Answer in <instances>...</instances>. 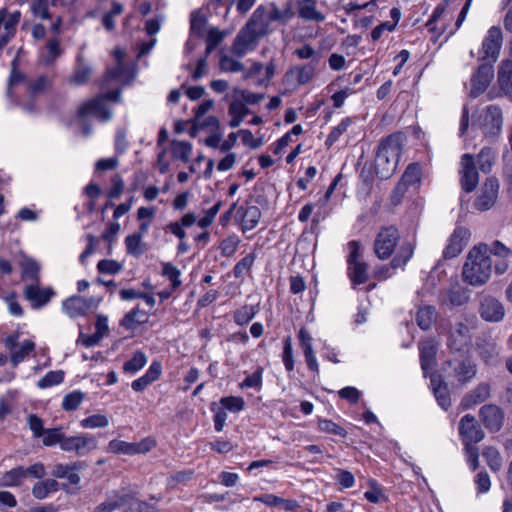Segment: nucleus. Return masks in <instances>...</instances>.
<instances>
[{
    "label": "nucleus",
    "instance_id": "f257e3e1",
    "mask_svg": "<svg viewBox=\"0 0 512 512\" xmlns=\"http://www.w3.org/2000/svg\"><path fill=\"white\" fill-rule=\"evenodd\" d=\"M115 65L107 68L106 74L100 81L102 94L84 103L78 110L79 118L94 116L102 121L111 118V111L106 105L107 100L118 102L123 87L128 84V69L125 64V51L115 49L113 51Z\"/></svg>",
    "mask_w": 512,
    "mask_h": 512
},
{
    "label": "nucleus",
    "instance_id": "f03ea898",
    "mask_svg": "<svg viewBox=\"0 0 512 512\" xmlns=\"http://www.w3.org/2000/svg\"><path fill=\"white\" fill-rule=\"evenodd\" d=\"M493 261L487 255L485 243L474 246L468 253L462 268V278L467 284L479 287L488 282L492 274Z\"/></svg>",
    "mask_w": 512,
    "mask_h": 512
},
{
    "label": "nucleus",
    "instance_id": "7ed1b4c3",
    "mask_svg": "<svg viewBox=\"0 0 512 512\" xmlns=\"http://www.w3.org/2000/svg\"><path fill=\"white\" fill-rule=\"evenodd\" d=\"M266 8L261 5L251 15L245 27L240 30L232 44V53L243 57L251 45L266 36L269 32V22L265 21Z\"/></svg>",
    "mask_w": 512,
    "mask_h": 512
},
{
    "label": "nucleus",
    "instance_id": "20e7f679",
    "mask_svg": "<svg viewBox=\"0 0 512 512\" xmlns=\"http://www.w3.org/2000/svg\"><path fill=\"white\" fill-rule=\"evenodd\" d=\"M402 152V136L393 133L383 138L376 150L374 170L378 178L389 179L396 171Z\"/></svg>",
    "mask_w": 512,
    "mask_h": 512
},
{
    "label": "nucleus",
    "instance_id": "39448f33",
    "mask_svg": "<svg viewBox=\"0 0 512 512\" xmlns=\"http://www.w3.org/2000/svg\"><path fill=\"white\" fill-rule=\"evenodd\" d=\"M443 371L448 378L455 381V386L461 388L470 383L477 375V365L467 354H453L443 362Z\"/></svg>",
    "mask_w": 512,
    "mask_h": 512
},
{
    "label": "nucleus",
    "instance_id": "423d86ee",
    "mask_svg": "<svg viewBox=\"0 0 512 512\" xmlns=\"http://www.w3.org/2000/svg\"><path fill=\"white\" fill-rule=\"evenodd\" d=\"M503 125L502 110L497 105H489L486 107L484 115L481 117V130L485 138L496 141L499 137Z\"/></svg>",
    "mask_w": 512,
    "mask_h": 512
},
{
    "label": "nucleus",
    "instance_id": "0eeeda50",
    "mask_svg": "<svg viewBox=\"0 0 512 512\" xmlns=\"http://www.w3.org/2000/svg\"><path fill=\"white\" fill-rule=\"evenodd\" d=\"M399 238L400 235L396 226L383 227L375 240L374 250L376 255L383 260L389 258L393 253Z\"/></svg>",
    "mask_w": 512,
    "mask_h": 512
},
{
    "label": "nucleus",
    "instance_id": "6e6552de",
    "mask_svg": "<svg viewBox=\"0 0 512 512\" xmlns=\"http://www.w3.org/2000/svg\"><path fill=\"white\" fill-rule=\"evenodd\" d=\"M499 188L500 183L495 176L486 178L480 187L479 194L474 202V207L478 211L491 209L498 199Z\"/></svg>",
    "mask_w": 512,
    "mask_h": 512
},
{
    "label": "nucleus",
    "instance_id": "1a4fd4ad",
    "mask_svg": "<svg viewBox=\"0 0 512 512\" xmlns=\"http://www.w3.org/2000/svg\"><path fill=\"white\" fill-rule=\"evenodd\" d=\"M461 169L459 171L460 177V185L461 188L467 192L471 193L475 190L479 183V173L476 168L475 158L472 154H463L460 161Z\"/></svg>",
    "mask_w": 512,
    "mask_h": 512
},
{
    "label": "nucleus",
    "instance_id": "9d476101",
    "mask_svg": "<svg viewBox=\"0 0 512 512\" xmlns=\"http://www.w3.org/2000/svg\"><path fill=\"white\" fill-rule=\"evenodd\" d=\"M494 78V67L492 62L481 64L471 76L470 97L477 98L490 86Z\"/></svg>",
    "mask_w": 512,
    "mask_h": 512
},
{
    "label": "nucleus",
    "instance_id": "9b49d317",
    "mask_svg": "<svg viewBox=\"0 0 512 512\" xmlns=\"http://www.w3.org/2000/svg\"><path fill=\"white\" fill-rule=\"evenodd\" d=\"M99 302V298H84L81 296L74 295L67 298L63 302L62 307L68 316H70L71 318H76L87 315L90 311L97 308Z\"/></svg>",
    "mask_w": 512,
    "mask_h": 512
},
{
    "label": "nucleus",
    "instance_id": "f8f14e48",
    "mask_svg": "<svg viewBox=\"0 0 512 512\" xmlns=\"http://www.w3.org/2000/svg\"><path fill=\"white\" fill-rule=\"evenodd\" d=\"M459 434L463 439L464 446L474 445L482 441L485 433L476 418L471 414L464 415L459 423Z\"/></svg>",
    "mask_w": 512,
    "mask_h": 512
},
{
    "label": "nucleus",
    "instance_id": "ddd939ff",
    "mask_svg": "<svg viewBox=\"0 0 512 512\" xmlns=\"http://www.w3.org/2000/svg\"><path fill=\"white\" fill-rule=\"evenodd\" d=\"M96 447V438L85 434L65 437L64 442H62L63 451L74 452L77 456H84L90 451L96 449Z\"/></svg>",
    "mask_w": 512,
    "mask_h": 512
},
{
    "label": "nucleus",
    "instance_id": "4468645a",
    "mask_svg": "<svg viewBox=\"0 0 512 512\" xmlns=\"http://www.w3.org/2000/svg\"><path fill=\"white\" fill-rule=\"evenodd\" d=\"M503 42V34L498 26H492L488 30V35L482 43V52L484 56L481 60L490 59V62L495 63L500 54V49Z\"/></svg>",
    "mask_w": 512,
    "mask_h": 512
},
{
    "label": "nucleus",
    "instance_id": "2eb2a0df",
    "mask_svg": "<svg viewBox=\"0 0 512 512\" xmlns=\"http://www.w3.org/2000/svg\"><path fill=\"white\" fill-rule=\"evenodd\" d=\"M479 417L489 432L496 433L503 427L505 414L499 406L487 404L480 408Z\"/></svg>",
    "mask_w": 512,
    "mask_h": 512
},
{
    "label": "nucleus",
    "instance_id": "dca6fc26",
    "mask_svg": "<svg viewBox=\"0 0 512 512\" xmlns=\"http://www.w3.org/2000/svg\"><path fill=\"white\" fill-rule=\"evenodd\" d=\"M469 291L461 287L457 282L446 289L440 290L438 302L440 305L457 307L465 305L469 301Z\"/></svg>",
    "mask_w": 512,
    "mask_h": 512
},
{
    "label": "nucleus",
    "instance_id": "f3484780",
    "mask_svg": "<svg viewBox=\"0 0 512 512\" xmlns=\"http://www.w3.org/2000/svg\"><path fill=\"white\" fill-rule=\"evenodd\" d=\"M471 233L464 227L459 226L449 238V243L443 251L445 259H451L458 256L469 243Z\"/></svg>",
    "mask_w": 512,
    "mask_h": 512
},
{
    "label": "nucleus",
    "instance_id": "a211bd4d",
    "mask_svg": "<svg viewBox=\"0 0 512 512\" xmlns=\"http://www.w3.org/2000/svg\"><path fill=\"white\" fill-rule=\"evenodd\" d=\"M487 255L491 258V256H495L498 258L494 263L495 272L497 274H504L510 264V260L512 259V251L508 247H506L502 242L495 240L489 246L486 244Z\"/></svg>",
    "mask_w": 512,
    "mask_h": 512
},
{
    "label": "nucleus",
    "instance_id": "6ab92c4d",
    "mask_svg": "<svg viewBox=\"0 0 512 512\" xmlns=\"http://www.w3.org/2000/svg\"><path fill=\"white\" fill-rule=\"evenodd\" d=\"M479 314L487 322H500L505 316V309L496 298L485 296L480 302Z\"/></svg>",
    "mask_w": 512,
    "mask_h": 512
},
{
    "label": "nucleus",
    "instance_id": "aec40b11",
    "mask_svg": "<svg viewBox=\"0 0 512 512\" xmlns=\"http://www.w3.org/2000/svg\"><path fill=\"white\" fill-rule=\"evenodd\" d=\"M469 338L468 326L462 322H457L449 331L447 346L452 354L460 353L468 345Z\"/></svg>",
    "mask_w": 512,
    "mask_h": 512
},
{
    "label": "nucleus",
    "instance_id": "412c9836",
    "mask_svg": "<svg viewBox=\"0 0 512 512\" xmlns=\"http://www.w3.org/2000/svg\"><path fill=\"white\" fill-rule=\"evenodd\" d=\"M433 394L437 400L438 405L447 411L451 407V396L448 383L444 380L443 376L438 372H433L429 375Z\"/></svg>",
    "mask_w": 512,
    "mask_h": 512
},
{
    "label": "nucleus",
    "instance_id": "4be33fe9",
    "mask_svg": "<svg viewBox=\"0 0 512 512\" xmlns=\"http://www.w3.org/2000/svg\"><path fill=\"white\" fill-rule=\"evenodd\" d=\"M54 295L52 288L41 289L38 283L27 285L24 289L25 298L31 302L33 308L38 309L46 305Z\"/></svg>",
    "mask_w": 512,
    "mask_h": 512
},
{
    "label": "nucleus",
    "instance_id": "5701e85b",
    "mask_svg": "<svg viewBox=\"0 0 512 512\" xmlns=\"http://www.w3.org/2000/svg\"><path fill=\"white\" fill-rule=\"evenodd\" d=\"M491 387L488 383H480L473 390L467 393L461 400V408L467 410L475 405L481 404L490 397Z\"/></svg>",
    "mask_w": 512,
    "mask_h": 512
},
{
    "label": "nucleus",
    "instance_id": "b1692460",
    "mask_svg": "<svg viewBox=\"0 0 512 512\" xmlns=\"http://www.w3.org/2000/svg\"><path fill=\"white\" fill-rule=\"evenodd\" d=\"M497 83L504 96L512 100V61L503 60L497 73Z\"/></svg>",
    "mask_w": 512,
    "mask_h": 512
},
{
    "label": "nucleus",
    "instance_id": "393cba45",
    "mask_svg": "<svg viewBox=\"0 0 512 512\" xmlns=\"http://www.w3.org/2000/svg\"><path fill=\"white\" fill-rule=\"evenodd\" d=\"M419 350L421 368L424 377H427L436 364L437 347L433 341L428 340L420 344Z\"/></svg>",
    "mask_w": 512,
    "mask_h": 512
},
{
    "label": "nucleus",
    "instance_id": "a878e982",
    "mask_svg": "<svg viewBox=\"0 0 512 512\" xmlns=\"http://www.w3.org/2000/svg\"><path fill=\"white\" fill-rule=\"evenodd\" d=\"M161 374L162 364L159 361H153L145 375L134 380L131 387L135 392H142L149 385L158 380Z\"/></svg>",
    "mask_w": 512,
    "mask_h": 512
},
{
    "label": "nucleus",
    "instance_id": "bb28decb",
    "mask_svg": "<svg viewBox=\"0 0 512 512\" xmlns=\"http://www.w3.org/2000/svg\"><path fill=\"white\" fill-rule=\"evenodd\" d=\"M83 466V462H75L73 465L57 464L54 466L52 475L57 478H65L70 484L76 485L80 482V476L75 473V470L81 469Z\"/></svg>",
    "mask_w": 512,
    "mask_h": 512
},
{
    "label": "nucleus",
    "instance_id": "cd10ccee",
    "mask_svg": "<svg viewBox=\"0 0 512 512\" xmlns=\"http://www.w3.org/2000/svg\"><path fill=\"white\" fill-rule=\"evenodd\" d=\"M298 5V15L307 21L322 22L325 20L324 14L317 11L315 0H300Z\"/></svg>",
    "mask_w": 512,
    "mask_h": 512
},
{
    "label": "nucleus",
    "instance_id": "c85d7f7f",
    "mask_svg": "<svg viewBox=\"0 0 512 512\" xmlns=\"http://www.w3.org/2000/svg\"><path fill=\"white\" fill-rule=\"evenodd\" d=\"M437 319V311L434 306L425 305L420 307L416 313V323L422 330H428Z\"/></svg>",
    "mask_w": 512,
    "mask_h": 512
},
{
    "label": "nucleus",
    "instance_id": "c756f323",
    "mask_svg": "<svg viewBox=\"0 0 512 512\" xmlns=\"http://www.w3.org/2000/svg\"><path fill=\"white\" fill-rule=\"evenodd\" d=\"M24 479V467L18 466L0 476V487H18Z\"/></svg>",
    "mask_w": 512,
    "mask_h": 512
},
{
    "label": "nucleus",
    "instance_id": "7c9ffc66",
    "mask_svg": "<svg viewBox=\"0 0 512 512\" xmlns=\"http://www.w3.org/2000/svg\"><path fill=\"white\" fill-rule=\"evenodd\" d=\"M170 151L174 160L187 163L192 153V145L187 141L172 140L170 142Z\"/></svg>",
    "mask_w": 512,
    "mask_h": 512
},
{
    "label": "nucleus",
    "instance_id": "2f4dec72",
    "mask_svg": "<svg viewBox=\"0 0 512 512\" xmlns=\"http://www.w3.org/2000/svg\"><path fill=\"white\" fill-rule=\"evenodd\" d=\"M348 276L354 286L364 284L368 280V266L365 262L348 265Z\"/></svg>",
    "mask_w": 512,
    "mask_h": 512
},
{
    "label": "nucleus",
    "instance_id": "473e14b6",
    "mask_svg": "<svg viewBox=\"0 0 512 512\" xmlns=\"http://www.w3.org/2000/svg\"><path fill=\"white\" fill-rule=\"evenodd\" d=\"M207 25V17L200 9L195 10L190 15V34L198 38L205 36V29Z\"/></svg>",
    "mask_w": 512,
    "mask_h": 512
},
{
    "label": "nucleus",
    "instance_id": "72a5a7b5",
    "mask_svg": "<svg viewBox=\"0 0 512 512\" xmlns=\"http://www.w3.org/2000/svg\"><path fill=\"white\" fill-rule=\"evenodd\" d=\"M482 456L485 459L487 466L493 472H499L501 470L503 458L497 448L493 446H485L482 450Z\"/></svg>",
    "mask_w": 512,
    "mask_h": 512
},
{
    "label": "nucleus",
    "instance_id": "f704fd0d",
    "mask_svg": "<svg viewBox=\"0 0 512 512\" xmlns=\"http://www.w3.org/2000/svg\"><path fill=\"white\" fill-rule=\"evenodd\" d=\"M59 483L54 479L36 482L32 488V495L39 500L46 498L50 493L58 490Z\"/></svg>",
    "mask_w": 512,
    "mask_h": 512
},
{
    "label": "nucleus",
    "instance_id": "c9c22d12",
    "mask_svg": "<svg viewBox=\"0 0 512 512\" xmlns=\"http://www.w3.org/2000/svg\"><path fill=\"white\" fill-rule=\"evenodd\" d=\"M22 279L31 280L34 283H39V264L31 259L25 258L21 261Z\"/></svg>",
    "mask_w": 512,
    "mask_h": 512
},
{
    "label": "nucleus",
    "instance_id": "e433bc0d",
    "mask_svg": "<svg viewBox=\"0 0 512 512\" xmlns=\"http://www.w3.org/2000/svg\"><path fill=\"white\" fill-rule=\"evenodd\" d=\"M495 152L490 147H484L477 155V163L479 165V169L484 173L488 174L491 172V169L495 163Z\"/></svg>",
    "mask_w": 512,
    "mask_h": 512
},
{
    "label": "nucleus",
    "instance_id": "4c0bfd02",
    "mask_svg": "<svg viewBox=\"0 0 512 512\" xmlns=\"http://www.w3.org/2000/svg\"><path fill=\"white\" fill-rule=\"evenodd\" d=\"M65 433L63 432L62 427H55L50 429H45L42 438V443L44 446L51 447L56 444L60 445L62 449V442L65 440Z\"/></svg>",
    "mask_w": 512,
    "mask_h": 512
},
{
    "label": "nucleus",
    "instance_id": "58836bf2",
    "mask_svg": "<svg viewBox=\"0 0 512 512\" xmlns=\"http://www.w3.org/2000/svg\"><path fill=\"white\" fill-rule=\"evenodd\" d=\"M413 250V246L410 242H404L400 246L394 258L392 259L390 263L391 267L396 269L405 265L408 262V260L412 257Z\"/></svg>",
    "mask_w": 512,
    "mask_h": 512
},
{
    "label": "nucleus",
    "instance_id": "ea45409f",
    "mask_svg": "<svg viewBox=\"0 0 512 512\" xmlns=\"http://www.w3.org/2000/svg\"><path fill=\"white\" fill-rule=\"evenodd\" d=\"M420 180L421 168L419 164L412 163L408 165L399 182L403 183L408 188L409 186L418 184Z\"/></svg>",
    "mask_w": 512,
    "mask_h": 512
},
{
    "label": "nucleus",
    "instance_id": "a19ab883",
    "mask_svg": "<svg viewBox=\"0 0 512 512\" xmlns=\"http://www.w3.org/2000/svg\"><path fill=\"white\" fill-rule=\"evenodd\" d=\"M35 349V343L32 340H25L20 346H17L11 354V362L15 367L21 363L27 355Z\"/></svg>",
    "mask_w": 512,
    "mask_h": 512
},
{
    "label": "nucleus",
    "instance_id": "79ce46f5",
    "mask_svg": "<svg viewBox=\"0 0 512 512\" xmlns=\"http://www.w3.org/2000/svg\"><path fill=\"white\" fill-rule=\"evenodd\" d=\"M63 380L64 372L62 370L50 371L37 382V386L40 389H46L62 383Z\"/></svg>",
    "mask_w": 512,
    "mask_h": 512
},
{
    "label": "nucleus",
    "instance_id": "37998d69",
    "mask_svg": "<svg viewBox=\"0 0 512 512\" xmlns=\"http://www.w3.org/2000/svg\"><path fill=\"white\" fill-rule=\"evenodd\" d=\"M180 270L171 263L162 264V275L167 277L171 282L172 290H176L181 285Z\"/></svg>",
    "mask_w": 512,
    "mask_h": 512
},
{
    "label": "nucleus",
    "instance_id": "c03bdc74",
    "mask_svg": "<svg viewBox=\"0 0 512 512\" xmlns=\"http://www.w3.org/2000/svg\"><path fill=\"white\" fill-rule=\"evenodd\" d=\"M84 397L85 395L81 391H73L71 393H68L63 398L62 408L65 411H74L82 403Z\"/></svg>",
    "mask_w": 512,
    "mask_h": 512
},
{
    "label": "nucleus",
    "instance_id": "a18cd8bd",
    "mask_svg": "<svg viewBox=\"0 0 512 512\" xmlns=\"http://www.w3.org/2000/svg\"><path fill=\"white\" fill-rule=\"evenodd\" d=\"M295 70L297 71V81L300 85H304L308 83L312 77L314 76L315 67L311 63H307L301 67H295ZM294 69H291L286 73V76H288L290 73H293Z\"/></svg>",
    "mask_w": 512,
    "mask_h": 512
},
{
    "label": "nucleus",
    "instance_id": "49530a36",
    "mask_svg": "<svg viewBox=\"0 0 512 512\" xmlns=\"http://www.w3.org/2000/svg\"><path fill=\"white\" fill-rule=\"evenodd\" d=\"M254 306L244 305L234 313V321L238 325H245L250 322L255 316Z\"/></svg>",
    "mask_w": 512,
    "mask_h": 512
},
{
    "label": "nucleus",
    "instance_id": "de8ad7c7",
    "mask_svg": "<svg viewBox=\"0 0 512 512\" xmlns=\"http://www.w3.org/2000/svg\"><path fill=\"white\" fill-rule=\"evenodd\" d=\"M108 424V418L102 414H94L80 421L83 428H103Z\"/></svg>",
    "mask_w": 512,
    "mask_h": 512
},
{
    "label": "nucleus",
    "instance_id": "09e8293b",
    "mask_svg": "<svg viewBox=\"0 0 512 512\" xmlns=\"http://www.w3.org/2000/svg\"><path fill=\"white\" fill-rule=\"evenodd\" d=\"M156 446L152 437H146L139 442L130 443V454H145Z\"/></svg>",
    "mask_w": 512,
    "mask_h": 512
},
{
    "label": "nucleus",
    "instance_id": "8fccbe9b",
    "mask_svg": "<svg viewBox=\"0 0 512 512\" xmlns=\"http://www.w3.org/2000/svg\"><path fill=\"white\" fill-rule=\"evenodd\" d=\"M27 424L34 438H40L43 435L45 431L44 422L38 415L29 414Z\"/></svg>",
    "mask_w": 512,
    "mask_h": 512
},
{
    "label": "nucleus",
    "instance_id": "3c124183",
    "mask_svg": "<svg viewBox=\"0 0 512 512\" xmlns=\"http://www.w3.org/2000/svg\"><path fill=\"white\" fill-rule=\"evenodd\" d=\"M283 362L287 371L291 372L294 369V360H293V349L291 337L288 336L284 339L283 346Z\"/></svg>",
    "mask_w": 512,
    "mask_h": 512
},
{
    "label": "nucleus",
    "instance_id": "603ef678",
    "mask_svg": "<svg viewBox=\"0 0 512 512\" xmlns=\"http://www.w3.org/2000/svg\"><path fill=\"white\" fill-rule=\"evenodd\" d=\"M147 244L141 241V233L130 235V254L140 256L147 251Z\"/></svg>",
    "mask_w": 512,
    "mask_h": 512
},
{
    "label": "nucleus",
    "instance_id": "864d4df0",
    "mask_svg": "<svg viewBox=\"0 0 512 512\" xmlns=\"http://www.w3.org/2000/svg\"><path fill=\"white\" fill-rule=\"evenodd\" d=\"M219 67L222 71L238 72L244 70V65L227 55H223L219 61Z\"/></svg>",
    "mask_w": 512,
    "mask_h": 512
},
{
    "label": "nucleus",
    "instance_id": "5fc2aeb1",
    "mask_svg": "<svg viewBox=\"0 0 512 512\" xmlns=\"http://www.w3.org/2000/svg\"><path fill=\"white\" fill-rule=\"evenodd\" d=\"M254 262V256L252 254L246 255L242 258L233 268V274L236 278L243 276L245 272L250 270Z\"/></svg>",
    "mask_w": 512,
    "mask_h": 512
},
{
    "label": "nucleus",
    "instance_id": "6e6d98bb",
    "mask_svg": "<svg viewBox=\"0 0 512 512\" xmlns=\"http://www.w3.org/2000/svg\"><path fill=\"white\" fill-rule=\"evenodd\" d=\"M220 402L224 410L239 412L244 408V400L241 397H223Z\"/></svg>",
    "mask_w": 512,
    "mask_h": 512
},
{
    "label": "nucleus",
    "instance_id": "4d7b16f0",
    "mask_svg": "<svg viewBox=\"0 0 512 512\" xmlns=\"http://www.w3.org/2000/svg\"><path fill=\"white\" fill-rule=\"evenodd\" d=\"M319 428L322 431H325L327 433H331L334 435H338L341 437H346L347 432L344 428L339 426L338 424L334 423L331 420H320L319 421Z\"/></svg>",
    "mask_w": 512,
    "mask_h": 512
},
{
    "label": "nucleus",
    "instance_id": "13d9d810",
    "mask_svg": "<svg viewBox=\"0 0 512 512\" xmlns=\"http://www.w3.org/2000/svg\"><path fill=\"white\" fill-rule=\"evenodd\" d=\"M130 512H159V510L153 504L130 497Z\"/></svg>",
    "mask_w": 512,
    "mask_h": 512
},
{
    "label": "nucleus",
    "instance_id": "bf43d9fd",
    "mask_svg": "<svg viewBox=\"0 0 512 512\" xmlns=\"http://www.w3.org/2000/svg\"><path fill=\"white\" fill-rule=\"evenodd\" d=\"M149 310L140 308L139 305L133 306L130 310V325L132 323L143 324L148 321Z\"/></svg>",
    "mask_w": 512,
    "mask_h": 512
},
{
    "label": "nucleus",
    "instance_id": "052dcab7",
    "mask_svg": "<svg viewBox=\"0 0 512 512\" xmlns=\"http://www.w3.org/2000/svg\"><path fill=\"white\" fill-rule=\"evenodd\" d=\"M240 243V239L238 237H228L224 239L221 243V254L225 257L232 256Z\"/></svg>",
    "mask_w": 512,
    "mask_h": 512
},
{
    "label": "nucleus",
    "instance_id": "680f3d73",
    "mask_svg": "<svg viewBox=\"0 0 512 512\" xmlns=\"http://www.w3.org/2000/svg\"><path fill=\"white\" fill-rule=\"evenodd\" d=\"M97 269L103 274H115L121 270V265L117 261L103 259L98 262Z\"/></svg>",
    "mask_w": 512,
    "mask_h": 512
},
{
    "label": "nucleus",
    "instance_id": "e2e57ef3",
    "mask_svg": "<svg viewBox=\"0 0 512 512\" xmlns=\"http://www.w3.org/2000/svg\"><path fill=\"white\" fill-rule=\"evenodd\" d=\"M261 212L257 206H249L244 210L241 224H257L260 220Z\"/></svg>",
    "mask_w": 512,
    "mask_h": 512
},
{
    "label": "nucleus",
    "instance_id": "0e129e2a",
    "mask_svg": "<svg viewBox=\"0 0 512 512\" xmlns=\"http://www.w3.org/2000/svg\"><path fill=\"white\" fill-rule=\"evenodd\" d=\"M227 35L228 33L226 31H221L217 27H212L207 33L206 44L217 47Z\"/></svg>",
    "mask_w": 512,
    "mask_h": 512
},
{
    "label": "nucleus",
    "instance_id": "69168bd1",
    "mask_svg": "<svg viewBox=\"0 0 512 512\" xmlns=\"http://www.w3.org/2000/svg\"><path fill=\"white\" fill-rule=\"evenodd\" d=\"M465 452L467 455V461L472 471H476L479 468V449L475 445H466Z\"/></svg>",
    "mask_w": 512,
    "mask_h": 512
},
{
    "label": "nucleus",
    "instance_id": "338daca9",
    "mask_svg": "<svg viewBox=\"0 0 512 512\" xmlns=\"http://www.w3.org/2000/svg\"><path fill=\"white\" fill-rule=\"evenodd\" d=\"M262 373L263 368L258 367L251 375H248L243 383L242 387L259 388L262 384Z\"/></svg>",
    "mask_w": 512,
    "mask_h": 512
},
{
    "label": "nucleus",
    "instance_id": "774afa93",
    "mask_svg": "<svg viewBox=\"0 0 512 512\" xmlns=\"http://www.w3.org/2000/svg\"><path fill=\"white\" fill-rule=\"evenodd\" d=\"M474 481H475L478 493H486L490 490L491 481H490V477L486 471H480L475 476Z\"/></svg>",
    "mask_w": 512,
    "mask_h": 512
}]
</instances>
